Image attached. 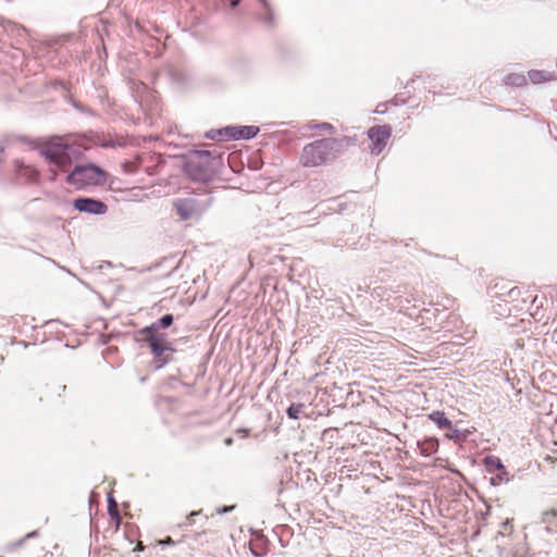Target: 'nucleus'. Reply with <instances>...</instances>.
<instances>
[{
    "label": "nucleus",
    "mask_w": 557,
    "mask_h": 557,
    "mask_svg": "<svg viewBox=\"0 0 557 557\" xmlns=\"http://www.w3.org/2000/svg\"><path fill=\"white\" fill-rule=\"evenodd\" d=\"M18 140L28 145L30 149L39 151L40 156L62 171H65L72 164L78 153L73 145L65 143L59 136L37 139L20 136Z\"/></svg>",
    "instance_id": "1"
},
{
    "label": "nucleus",
    "mask_w": 557,
    "mask_h": 557,
    "mask_svg": "<svg viewBox=\"0 0 557 557\" xmlns=\"http://www.w3.org/2000/svg\"><path fill=\"white\" fill-rule=\"evenodd\" d=\"M337 140L335 138H322L306 145L301 153L304 166H319L336 158Z\"/></svg>",
    "instance_id": "2"
},
{
    "label": "nucleus",
    "mask_w": 557,
    "mask_h": 557,
    "mask_svg": "<svg viewBox=\"0 0 557 557\" xmlns=\"http://www.w3.org/2000/svg\"><path fill=\"white\" fill-rule=\"evenodd\" d=\"M209 150H193L185 156L183 164L184 173L195 182H209L213 176Z\"/></svg>",
    "instance_id": "3"
},
{
    "label": "nucleus",
    "mask_w": 557,
    "mask_h": 557,
    "mask_svg": "<svg viewBox=\"0 0 557 557\" xmlns=\"http://www.w3.org/2000/svg\"><path fill=\"white\" fill-rule=\"evenodd\" d=\"M106 177V171L96 164L88 163L76 165L67 175L66 182L77 188H83L89 185H100L104 183Z\"/></svg>",
    "instance_id": "4"
},
{
    "label": "nucleus",
    "mask_w": 557,
    "mask_h": 557,
    "mask_svg": "<svg viewBox=\"0 0 557 557\" xmlns=\"http://www.w3.org/2000/svg\"><path fill=\"white\" fill-rule=\"evenodd\" d=\"M145 342H147L153 355L156 369H161L173 360L172 355L176 349L168 341L166 335H151L150 337H145Z\"/></svg>",
    "instance_id": "5"
},
{
    "label": "nucleus",
    "mask_w": 557,
    "mask_h": 557,
    "mask_svg": "<svg viewBox=\"0 0 557 557\" xmlns=\"http://www.w3.org/2000/svg\"><path fill=\"white\" fill-rule=\"evenodd\" d=\"M212 198L199 201L195 197L175 199L173 206L183 221L200 216L211 205Z\"/></svg>",
    "instance_id": "6"
},
{
    "label": "nucleus",
    "mask_w": 557,
    "mask_h": 557,
    "mask_svg": "<svg viewBox=\"0 0 557 557\" xmlns=\"http://www.w3.org/2000/svg\"><path fill=\"white\" fill-rule=\"evenodd\" d=\"M392 129L388 125H375L369 128L368 137L371 140V153L380 154L391 137Z\"/></svg>",
    "instance_id": "7"
},
{
    "label": "nucleus",
    "mask_w": 557,
    "mask_h": 557,
    "mask_svg": "<svg viewBox=\"0 0 557 557\" xmlns=\"http://www.w3.org/2000/svg\"><path fill=\"white\" fill-rule=\"evenodd\" d=\"M73 206L79 212L97 215L104 214L108 210V207L103 201L89 197L76 198Z\"/></svg>",
    "instance_id": "8"
},
{
    "label": "nucleus",
    "mask_w": 557,
    "mask_h": 557,
    "mask_svg": "<svg viewBox=\"0 0 557 557\" xmlns=\"http://www.w3.org/2000/svg\"><path fill=\"white\" fill-rule=\"evenodd\" d=\"M174 322V317L171 313H166L156 320L153 323H151L148 326H145L140 330V334H143L145 337H150L151 335H161L159 333L160 330L170 327Z\"/></svg>",
    "instance_id": "9"
},
{
    "label": "nucleus",
    "mask_w": 557,
    "mask_h": 557,
    "mask_svg": "<svg viewBox=\"0 0 557 557\" xmlns=\"http://www.w3.org/2000/svg\"><path fill=\"white\" fill-rule=\"evenodd\" d=\"M15 173L24 180L25 183H35L39 177V172L36 169L25 165L18 160L15 161Z\"/></svg>",
    "instance_id": "10"
},
{
    "label": "nucleus",
    "mask_w": 557,
    "mask_h": 557,
    "mask_svg": "<svg viewBox=\"0 0 557 557\" xmlns=\"http://www.w3.org/2000/svg\"><path fill=\"white\" fill-rule=\"evenodd\" d=\"M438 440L435 437H429L423 440L422 442H418L420 453L425 457L435 454L438 449Z\"/></svg>",
    "instance_id": "11"
},
{
    "label": "nucleus",
    "mask_w": 557,
    "mask_h": 557,
    "mask_svg": "<svg viewBox=\"0 0 557 557\" xmlns=\"http://www.w3.org/2000/svg\"><path fill=\"white\" fill-rule=\"evenodd\" d=\"M429 419L441 429H453L451 421L446 417L443 411H433L429 414Z\"/></svg>",
    "instance_id": "12"
},
{
    "label": "nucleus",
    "mask_w": 557,
    "mask_h": 557,
    "mask_svg": "<svg viewBox=\"0 0 557 557\" xmlns=\"http://www.w3.org/2000/svg\"><path fill=\"white\" fill-rule=\"evenodd\" d=\"M528 76L533 84L548 82L554 78V74L547 71L531 70L528 72Z\"/></svg>",
    "instance_id": "13"
},
{
    "label": "nucleus",
    "mask_w": 557,
    "mask_h": 557,
    "mask_svg": "<svg viewBox=\"0 0 557 557\" xmlns=\"http://www.w3.org/2000/svg\"><path fill=\"white\" fill-rule=\"evenodd\" d=\"M259 133V127L249 125V126H237V140L239 139H251L257 136Z\"/></svg>",
    "instance_id": "14"
},
{
    "label": "nucleus",
    "mask_w": 557,
    "mask_h": 557,
    "mask_svg": "<svg viewBox=\"0 0 557 557\" xmlns=\"http://www.w3.org/2000/svg\"><path fill=\"white\" fill-rule=\"evenodd\" d=\"M504 83L506 85L520 87V86L525 85L527 79H525V76L523 74L510 73V74H507L504 77Z\"/></svg>",
    "instance_id": "15"
},
{
    "label": "nucleus",
    "mask_w": 557,
    "mask_h": 557,
    "mask_svg": "<svg viewBox=\"0 0 557 557\" xmlns=\"http://www.w3.org/2000/svg\"><path fill=\"white\" fill-rule=\"evenodd\" d=\"M484 465L488 471L505 470L502 460L495 456H486L484 458ZM504 475H507L506 471H504Z\"/></svg>",
    "instance_id": "16"
},
{
    "label": "nucleus",
    "mask_w": 557,
    "mask_h": 557,
    "mask_svg": "<svg viewBox=\"0 0 557 557\" xmlns=\"http://www.w3.org/2000/svg\"><path fill=\"white\" fill-rule=\"evenodd\" d=\"M541 521L545 524H547V532H550L549 525H556L557 527V509H549L542 513Z\"/></svg>",
    "instance_id": "17"
},
{
    "label": "nucleus",
    "mask_w": 557,
    "mask_h": 557,
    "mask_svg": "<svg viewBox=\"0 0 557 557\" xmlns=\"http://www.w3.org/2000/svg\"><path fill=\"white\" fill-rule=\"evenodd\" d=\"M108 512L111 516V518L115 519L117 522L121 521L117 504L114 500L112 494H108Z\"/></svg>",
    "instance_id": "18"
},
{
    "label": "nucleus",
    "mask_w": 557,
    "mask_h": 557,
    "mask_svg": "<svg viewBox=\"0 0 557 557\" xmlns=\"http://www.w3.org/2000/svg\"><path fill=\"white\" fill-rule=\"evenodd\" d=\"M304 404H290V406L286 409V414L289 419L297 420L300 417V413L304 411Z\"/></svg>",
    "instance_id": "19"
},
{
    "label": "nucleus",
    "mask_w": 557,
    "mask_h": 557,
    "mask_svg": "<svg viewBox=\"0 0 557 557\" xmlns=\"http://www.w3.org/2000/svg\"><path fill=\"white\" fill-rule=\"evenodd\" d=\"M222 138L226 140H237V126H226L221 128Z\"/></svg>",
    "instance_id": "20"
},
{
    "label": "nucleus",
    "mask_w": 557,
    "mask_h": 557,
    "mask_svg": "<svg viewBox=\"0 0 557 557\" xmlns=\"http://www.w3.org/2000/svg\"><path fill=\"white\" fill-rule=\"evenodd\" d=\"M451 430V433L448 434V438L450 440H455V441H462L466 438V434H463L460 430L458 429H450Z\"/></svg>",
    "instance_id": "21"
},
{
    "label": "nucleus",
    "mask_w": 557,
    "mask_h": 557,
    "mask_svg": "<svg viewBox=\"0 0 557 557\" xmlns=\"http://www.w3.org/2000/svg\"><path fill=\"white\" fill-rule=\"evenodd\" d=\"M206 137L212 140H222V132L220 129H211L206 134Z\"/></svg>",
    "instance_id": "22"
},
{
    "label": "nucleus",
    "mask_w": 557,
    "mask_h": 557,
    "mask_svg": "<svg viewBox=\"0 0 557 557\" xmlns=\"http://www.w3.org/2000/svg\"><path fill=\"white\" fill-rule=\"evenodd\" d=\"M36 536H38V531H37V530L32 531V532L27 533L23 539L18 540V541H17V543H16V545H17V546H21V545H23V543H24L26 540L34 539V537H36Z\"/></svg>",
    "instance_id": "23"
},
{
    "label": "nucleus",
    "mask_w": 557,
    "mask_h": 557,
    "mask_svg": "<svg viewBox=\"0 0 557 557\" xmlns=\"http://www.w3.org/2000/svg\"><path fill=\"white\" fill-rule=\"evenodd\" d=\"M314 128H318L320 131H332L333 125L330 123H320L313 126Z\"/></svg>",
    "instance_id": "24"
},
{
    "label": "nucleus",
    "mask_w": 557,
    "mask_h": 557,
    "mask_svg": "<svg viewBox=\"0 0 557 557\" xmlns=\"http://www.w3.org/2000/svg\"><path fill=\"white\" fill-rule=\"evenodd\" d=\"M158 544L159 545H174L175 542L173 541L172 537L168 536V537H165L163 540L158 541Z\"/></svg>",
    "instance_id": "25"
},
{
    "label": "nucleus",
    "mask_w": 557,
    "mask_h": 557,
    "mask_svg": "<svg viewBox=\"0 0 557 557\" xmlns=\"http://www.w3.org/2000/svg\"><path fill=\"white\" fill-rule=\"evenodd\" d=\"M520 294V290L517 287H512L508 292V297L515 299Z\"/></svg>",
    "instance_id": "26"
},
{
    "label": "nucleus",
    "mask_w": 557,
    "mask_h": 557,
    "mask_svg": "<svg viewBox=\"0 0 557 557\" xmlns=\"http://www.w3.org/2000/svg\"><path fill=\"white\" fill-rule=\"evenodd\" d=\"M4 147L0 144V165L3 163Z\"/></svg>",
    "instance_id": "27"
},
{
    "label": "nucleus",
    "mask_w": 557,
    "mask_h": 557,
    "mask_svg": "<svg viewBox=\"0 0 557 557\" xmlns=\"http://www.w3.org/2000/svg\"><path fill=\"white\" fill-rule=\"evenodd\" d=\"M233 443H234L233 437H226V438L224 440V444H225L226 446H231V445H233Z\"/></svg>",
    "instance_id": "28"
},
{
    "label": "nucleus",
    "mask_w": 557,
    "mask_h": 557,
    "mask_svg": "<svg viewBox=\"0 0 557 557\" xmlns=\"http://www.w3.org/2000/svg\"><path fill=\"white\" fill-rule=\"evenodd\" d=\"M145 549V546L141 543H138L134 548V552H141Z\"/></svg>",
    "instance_id": "29"
},
{
    "label": "nucleus",
    "mask_w": 557,
    "mask_h": 557,
    "mask_svg": "<svg viewBox=\"0 0 557 557\" xmlns=\"http://www.w3.org/2000/svg\"><path fill=\"white\" fill-rule=\"evenodd\" d=\"M233 507H223L222 509H219V513H225L232 510Z\"/></svg>",
    "instance_id": "30"
},
{
    "label": "nucleus",
    "mask_w": 557,
    "mask_h": 557,
    "mask_svg": "<svg viewBox=\"0 0 557 557\" xmlns=\"http://www.w3.org/2000/svg\"><path fill=\"white\" fill-rule=\"evenodd\" d=\"M238 3H239V0H230V5H231L232 8L237 7V5H238Z\"/></svg>",
    "instance_id": "31"
},
{
    "label": "nucleus",
    "mask_w": 557,
    "mask_h": 557,
    "mask_svg": "<svg viewBox=\"0 0 557 557\" xmlns=\"http://www.w3.org/2000/svg\"><path fill=\"white\" fill-rule=\"evenodd\" d=\"M197 515H198V512H197V511H193V512L187 517V519L189 520V519H191V517L197 516Z\"/></svg>",
    "instance_id": "32"
},
{
    "label": "nucleus",
    "mask_w": 557,
    "mask_h": 557,
    "mask_svg": "<svg viewBox=\"0 0 557 557\" xmlns=\"http://www.w3.org/2000/svg\"><path fill=\"white\" fill-rule=\"evenodd\" d=\"M102 146H103V147H112V146H113V144H112L111 141H109V143L103 144Z\"/></svg>",
    "instance_id": "33"
},
{
    "label": "nucleus",
    "mask_w": 557,
    "mask_h": 557,
    "mask_svg": "<svg viewBox=\"0 0 557 557\" xmlns=\"http://www.w3.org/2000/svg\"><path fill=\"white\" fill-rule=\"evenodd\" d=\"M60 388H61L62 391H65L66 385H62V386H60Z\"/></svg>",
    "instance_id": "34"
},
{
    "label": "nucleus",
    "mask_w": 557,
    "mask_h": 557,
    "mask_svg": "<svg viewBox=\"0 0 557 557\" xmlns=\"http://www.w3.org/2000/svg\"><path fill=\"white\" fill-rule=\"evenodd\" d=\"M261 1H262V3H263V5H264V7H267V5H268L265 0H261Z\"/></svg>",
    "instance_id": "35"
}]
</instances>
